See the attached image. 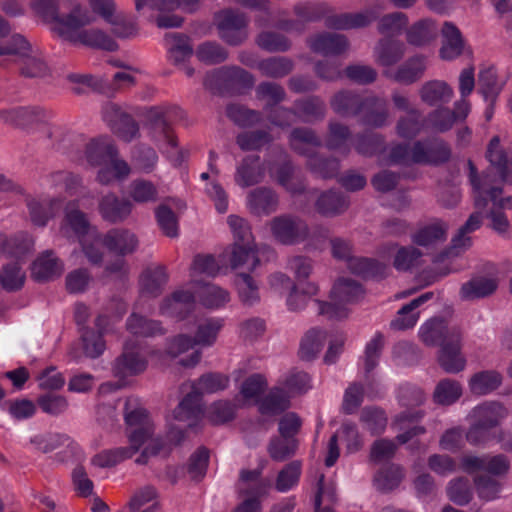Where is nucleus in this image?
<instances>
[{"label": "nucleus", "instance_id": "29", "mask_svg": "<svg viewBox=\"0 0 512 512\" xmlns=\"http://www.w3.org/2000/svg\"><path fill=\"white\" fill-rule=\"evenodd\" d=\"M417 164H439L446 162L451 155L448 145L440 139L416 141Z\"/></svg>", "mask_w": 512, "mask_h": 512}, {"label": "nucleus", "instance_id": "12", "mask_svg": "<svg viewBox=\"0 0 512 512\" xmlns=\"http://www.w3.org/2000/svg\"><path fill=\"white\" fill-rule=\"evenodd\" d=\"M448 338L439 350L438 362L448 373H458L466 366V359L461 353L462 331L459 326L449 330Z\"/></svg>", "mask_w": 512, "mask_h": 512}, {"label": "nucleus", "instance_id": "37", "mask_svg": "<svg viewBox=\"0 0 512 512\" xmlns=\"http://www.w3.org/2000/svg\"><path fill=\"white\" fill-rule=\"evenodd\" d=\"M325 145L329 150L346 157L352 149L351 131L347 125L330 121Z\"/></svg>", "mask_w": 512, "mask_h": 512}, {"label": "nucleus", "instance_id": "4", "mask_svg": "<svg viewBox=\"0 0 512 512\" xmlns=\"http://www.w3.org/2000/svg\"><path fill=\"white\" fill-rule=\"evenodd\" d=\"M172 418L177 422L184 423L187 429L197 431L206 423L219 425L231 420L233 409L225 402H218L204 409L201 397L192 393L179 403L173 411Z\"/></svg>", "mask_w": 512, "mask_h": 512}, {"label": "nucleus", "instance_id": "3", "mask_svg": "<svg viewBox=\"0 0 512 512\" xmlns=\"http://www.w3.org/2000/svg\"><path fill=\"white\" fill-rule=\"evenodd\" d=\"M93 17L78 3L72 5L68 12L67 21H58L55 33L64 40L73 43H81L86 46L114 51L117 49L116 42L98 29H83L84 26L92 23Z\"/></svg>", "mask_w": 512, "mask_h": 512}, {"label": "nucleus", "instance_id": "14", "mask_svg": "<svg viewBox=\"0 0 512 512\" xmlns=\"http://www.w3.org/2000/svg\"><path fill=\"white\" fill-rule=\"evenodd\" d=\"M147 364V359L138 350L131 348L126 343L123 352L112 364V373L120 380H124L143 373L147 368Z\"/></svg>", "mask_w": 512, "mask_h": 512}, {"label": "nucleus", "instance_id": "64", "mask_svg": "<svg viewBox=\"0 0 512 512\" xmlns=\"http://www.w3.org/2000/svg\"><path fill=\"white\" fill-rule=\"evenodd\" d=\"M332 8L325 2L307 1L295 5V15L304 22H315L322 18L326 20L331 14Z\"/></svg>", "mask_w": 512, "mask_h": 512}, {"label": "nucleus", "instance_id": "27", "mask_svg": "<svg viewBox=\"0 0 512 512\" xmlns=\"http://www.w3.org/2000/svg\"><path fill=\"white\" fill-rule=\"evenodd\" d=\"M195 307V296L187 290H177L171 297L165 298L161 304L162 315L179 320L187 317Z\"/></svg>", "mask_w": 512, "mask_h": 512}, {"label": "nucleus", "instance_id": "58", "mask_svg": "<svg viewBox=\"0 0 512 512\" xmlns=\"http://www.w3.org/2000/svg\"><path fill=\"white\" fill-rule=\"evenodd\" d=\"M293 68V61L283 56L269 57L257 63V69L263 76L275 79L287 76Z\"/></svg>", "mask_w": 512, "mask_h": 512}, {"label": "nucleus", "instance_id": "49", "mask_svg": "<svg viewBox=\"0 0 512 512\" xmlns=\"http://www.w3.org/2000/svg\"><path fill=\"white\" fill-rule=\"evenodd\" d=\"M131 172L128 163L118 156L110 159L107 164L101 165L96 180L101 185H111L126 179Z\"/></svg>", "mask_w": 512, "mask_h": 512}, {"label": "nucleus", "instance_id": "1", "mask_svg": "<svg viewBox=\"0 0 512 512\" xmlns=\"http://www.w3.org/2000/svg\"><path fill=\"white\" fill-rule=\"evenodd\" d=\"M125 423L128 434L137 433L141 439L140 454L136 458L137 464H146L150 458L166 453L170 444L177 445L185 438L182 427L170 423L168 419L167 442L160 437H154L155 426L147 410L137 398H128L125 403Z\"/></svg>", "mask_w": 512, "mask_h": 512}, {"label": "nucleus", "instance_id": "56", "mask_svg": "<svg viewBox=\"0 0 512 512\" xmlns=\"http://www.w3.org/2000/svg\"><path fill=\"white\" fill-rule=\"evenodd\" d=\"M149 136L156 143V145H158L160 149L167 146V148L169 147L171 150H176V153L178 154L177 157H174L168 149H166L164 152L167 154L168 158L170 159L171 162H173L174 165L181 164L182 153L177 149L176 137L168 123L164 124L163 128L155 127L149 130Z\"/></svg>", "mask_w": 512, "mask_h": 512}, {"label": "nucleus", "instance_id": "39", "mask_svg": "<svg viewBox=\"0 0 512 512\" xmlns=\"http://www.w3.org/2000/svg\"><path fill=\"white\" fill-rule=\"evenodd\" d=\"M432 297L433 292H426L404 305L398 311L396 318L391 321V328L395 330H405L414 327L419 319V312L415 310L432 299Z\"/></svg>", "mask_w": 512, "mask_h": 512}, {"label": "nucleus", "instance_id": "32", "mask_svg": "<svg viewBox=\"0 0 512 512\" xmlns=\"http://www.w3.org/2000/svg\"><path fill=\"white\" fill-rule=\"evenodd\" d=\"M30 444L33 449L44 453L52 452L61 447L69 449L74 455L80 452V447L74 440L60 433L36 434L30 438Z\"/></svg>", "mask_w": 512, "mask_h": 512}, {"label": "nucleus", "instance_id": "50", "mask_svg": "<svg viewBox=\"0 0 512 512\" xmlns=\"http://www.w3.org/2000/svg\"><path fill=\"white\" fill-rule=\"evenodd\" d=\"M315 206L321 215L334 217L348 209L349 201L342 193L330 190L318 197Z\"/></svg>", "mask_w": 512, "mask_h": 512}, {"label": "nucleus", "instance_id": "31", "mask_svg": "<svg viewBox=\"0 0 512 512\" xmlns=\"http://www.w3.org/2000/svg\"><path fill=\"white\" fill-rule=\"evenodd\" d=\"M376 19V13L370 9L357 13H341L327 16L326 27L336 30L363 28Z\"/></svg>", "mask_w": 512, "mask_h": 512}, {"label": "nucleus", "instance_id": "15", "mask_svg": "<svg viewBox=\"0 0 512 512\" xmlns=\"http://www.w3.org/2000/svg\"><path fill=\"white\" fill-rule=\"evenodd\" d=\"M233 381L236 384H267V377L259 372H253L248 362L242 363L231 375V378L216 372L202 375L199 384H226Z\"/></svg>", "mask_w": 512, "mask_h": 512}, {"label": "nucleus", "instance_id": "48", "mask_svg": "<svg viewBox=\"0 0 512 512\" xmlns=\"http://www.w3.org/2000/svg\"><path fill=\"white\" fill-rule=\"evenodd\" d=\"M327 341V332L320 328H311L303 336L299 356L302 360L311 361L322 351Z\"/></svg>", "mask_w": 512, "mask_h": 512}, {"label": "nucleus", "instance_id": "41", "mask_svg": "<svg viewBox=\"0 0 512 512\" xmlns=\"http://www.w3.org/2000/svg\"><path fill=\"white\" fill-rule=\"evenodd\" d=\"M441 34L443 37L440 48V57L443 60H453L461 55L464 47V41L460 30L452 23L443 24Z\"/></svg>", "mask_w": 512, "mask_h": 512}, {"label": "nucleus", "instance_id": "42", "mask_svg": "<svg viewBox=\"0 0 512 512\" xmlns=\"http://www.w3.org/2000/svg\"><path fill=\"white\" fill-rule=\"evenodd\" d=\"M126 508L129 512H159L161 505L157 490L152 486L138 489L130 497Z\"/></svg>", "mask_w": 512, "mask_h": 512}, {"label": "nucleus", "instance_id": "55", "mask_svg": "<svg viewBox=\"0 0 512 512\" xmlns=\"http://www.w3.org/2000/svg\"><path fill=\"white\" fill-rule=\"evenodd\" d=\"M149 136L156 143V145H158L160 149L167 146V148L169 147L171 150H176V153L178 154L177 157H174L168 149H166L164 152L167 154L168 158L170 159L171 162H173L174 165L181 164L182 153L177 149L176 137L168 123L164 124L163 128L155 127L149 130Z\"/></svg>", "mask_w": 512, "mask_h": 512}, {"label": "nucleus", "instance_id": "17", "mask_svg": "<svg viewBox=\"0 0 512 512\" xmlns=\"http://www.w3.org/2000/svg\"><path fill=\"white\" fill-rule=\"evenodd\" d=\"M93 229L96 228L90 225L86 214L78 208L77 202H69L65 207V217L60 228L63 236L67 238L75 236L80 241Z\"/></svg>", "mask_w": 512, "mask_h": 512}, {"label": "nucleus", "instance_id": "45", "mask_svg": "<svg viewBox=\"0 0 512 512\" xmlns=\"http://www.w3.org/2000/svg\"><path fill=\"white\" fill-rule=\"evenodd\" d=\"M454 325H448L441 318H432L424 322L419 328V337L428 346H442L448 338L449 330Z\"/></svg>", "mask_w": 512, "mask_h": 512}, {"label": "nucleus", "instance_id": "30", "mask_svg": "<svg viewBox=\"0 0 512 512\" xmlns=\"http://www.w3.org/2000/svg\"><path fill=\"white\" fill-rule=\"evenodd\" d=\"M405 44L395 38H381L376 43L373 56L375 62L383 67H391L398 63L404 56Z\"/></svg>", "mask_w": 512, "mask_h": 512}, {"label": "nucleus", "instance_id": "10", "mask_svg": "<svg viewBox=\"0 0 512 512\" xmlns=\"http://www.w3.org/2000/svg\"><path fill=\"white\" fill-rule=\"evenodd\" d=\"M268 482L258 471H243L239 481L240 503L232 512H261L260 499L266 493Z\"/></svg>", "mask_w": 512, "mask_h": 512}, {"label": "nucleus", "instance_id": "16", "mask_svg": "<svg viewBox=\"0 0 512 512\" xmlns=\"http://www.w3.org/2000/svg\"><path fill=\"white\" fill-rule=\"evenodd\" d=\"M128 440L129 446L99 452L91 459V464L99 468H109L132 458L137 453L140 454L141 439L139 435L137 433L130 434Z\"/></svg>", "mask_w": 512, "mask_h": 512}, {"label": "nucleus", "instance_id": "40", "mask_svg": "<svg viewBox=\"0 0 512 512\" xmlns=\"http://www.w3.org/2000/svg\"><path fill=\"white\" fill-rule=\"evenodd\" d=\"M487 158L491 166L500 174L502 181L512 184V157L501 148L499 137L495 136L491 139Z\"/></svg>", "mask_w": 512, "mask_h": 512}, {"label": "nucleus", "instance_id": "5", "mask_svg": "<svg viewBox=\"0 0 512 512\" xmlns=\"http://www.w3.org/2000/svg\"><path fill=\"white\" fill-rule=\"evenodd\" d=\"M225 321L221 317H206L196 321L193 336L180 334L171 339L167 345V352L172 357L193 349L195 346L201 348L212 347L223 329Z\"/></svg>", "mask_w": 512, "mask_h": 512}, {"label": "nucleus", "instance_id": "19", "mask_svg": "<svg viewBox=\"0 0 512 512\" xmlns=\"http://www.w3.org/2000/svg\"><path fill=\"white\" fill-rule=\"evenodd\" d=\"M104 120L119 138L129 142L139 132L136 121L129 115L122 113L115 105H107L103 111Z\"/></svg>", "mask_w": 512, "mask_h": 512}, {"label": "nucleus", "instance_id": "46", "mask_svg": "<svg viewBox=\"0 0 512 512\" xmlns=\"http://www.w3.org/2000/svg\"><path fill=\"white\" fill-rule=\"evenodd\" d=\"M438 28L436 22L431 18H424L406 29V40L413 46H424L434 40L437 36Z\"/></svg>", "mask_w": 512, "mask_h": 512}, {"label": "nucleus", "instance_id": "11", "mask_svg": "<svg viewBox=\"0 0 512 512\" xmlns=\"http://www.w3.org/2000/svg\"><path fill=\"white\" fill-rule=\"evenodd\" d=\"M215 21L221 39L230 45H239L248 37V19L244 13L224 10L216 15Z\"/></svg>", "mask_w": 512, "mask_h": 512}, {"label": "nucleus", "instance_id": "34", "mask_svg": "<svg viewBox=\"0 0 512 512\" xmlns=\"http://www.w3.org/2000/svg\"><path fill=\"white\" fill-rule=\"evenodd\" d=\"M45 119V112L37 107H17L0 111L1 122L18 127H29Z\"/></svg>", "mask_w": 512, "mask_h": 512}, {"label": "nucleus", "instance_id": "9", "mask_svg": "<svg viewBox=\"0 0 512 512\" xmlns=\"http://www.w3.org/2000/svg\"><path fill=\"white\" fill-rule=\"evenodd\" d=\"M268 226L273 239L286 246H293L309 239L310 230L301 218L283 214L272 218Z\"/></svg>", "mask_w": 512, "mask_h": 512}, {"label": "nucleus", "instance_id": "47", "mask_svg": "<svg viewBox=\"0 0 512 512\" xmlns=\"http://www.w3.org/2000/svg\"><path fill=\"white\" fill-rule=\"evenodd\" d=\"M62 262L52 251L42 253L33 263L32 275L38 281L49 280L61 275Z\"/></svg>", "mask_w": 512, "mask_h": 512}, {"label": "nucleus", "instance_id": "44", "mask_svg": "<svg viewBox=\"0 0 512 512\" xmlns=\"http://www.w3.org/2000/svg\"><path fill=\"white\" fill-rule=\"evenodd\" d=\"M269 284L274 291L280 294L288 290L290 291L287 297V306L289 310L299 311L306 307L305 298L301 300V303L296 302V299L300 297L299 289L288 275L282 272L273 273L269 277Z\"/></svg>", "mask_w": 512, "mask_h": 512}, {"label": "nucleus", "instance_id": "26", "mask_svg": "<svg viewBox=\"0 0 512 512\" xmlns=\"http://www.w3.org/2000/svg\"><path fill=\"white\" fill-rule=\"evenodd\" d=\"M104 246L119 256H126L136 251L139 241L135 233L124 228H114L103 236Z\"/></svg>", "mask_w": 512, "mask_h": 512}, {"label": "nucleus", "instance_id": "57", "mask_svg": "<svg viewBox=\"0 0 512 512\" xmlns=\"http://www.w3.org/2000/svg\"><path fill=\"white\" fill-rule=\"evenodd\" d=\"M26 273L18 262L4 265L0 271V286L9 293L17 292L24 287Z\"/></svg>", "mask_w": 512, "mask_h": 512}, {"label": "nucleus", "instance_id": "52", "mask_svg": "<svg viewBox=\"0 0 512 512\" xmlns=\"http://www.w3.org/2000/svg\"><path fill=\"white\" fill-rule=\"evenodd\" d=\"M498 287L494 278L476 277L464 283L460 289V297L463 300H474L492 294Z\"/></svg>", "mask_w": 512, "mask_h": 512}, {"label": "nucleus", "instance_id": "38", "mask_svg": "<svg viewBox=\"0 0 512 512\" xmlns=\"http://www.w3.org/2000/svg\"><path fill=\"white\" fill-rule=\"evenodd\" d=\"M421 100L429 106L447 104L454 96L453 88L442 80L424 83L419 91Z\"/></svg>", "mask_w": 512, "mask_h": 512}, {"label": "nucleus", "instance_id": "54", "mask_svg": "<svg viewBox=\"0 0 512 512\" xmlns=\"http://www.w3.org/2000/svg\"><path fill=\"white\" fill-rule=\"evenodd\" d=\"M347 266L353 274L363 278H382L388 270L386 265L376 260L354 256L349 259Z\"/></svg>", "mask_w": 512, "mask_h": 512}, {"label": "nucleus", "instance_id": "59", "mask_svg": "<svg viewBox=\"0 0 512 512\" xmlns=\"http://www.w3.org/2000/svg\"><path fill=\"white\" fill-rule=\"evenodd\" d=\"M230 263L233 269L255 270L260 263L256 245L233 244Z\"/></svg>", "mask_w": 512, "mask_h": 512}, {"label": "nucleus", "instance_id": "7", "mask_svg": "<svg viewBox=\"0 0 512 512\" xmlns=\"http://www.w3.org/2000/svg\"><path fill=\"white\" fill-rule=\"evenodd\" d=\"M507 415L506 409L496 403L484 404L474 409L473 423L467 433V440L472 444L486 443L491 438V430Z\"/></svg>", "mask_w": 512, "mask_h": 512}, {"label": "nucleus", "instance_id": "24", "mask_svg": "<svg viewBox=\"0 0 512 512\" xmlns=\"http://www.w3.org/2000/svg\"><path fill=\"white\" fill-rule=\"evenodd\" d=\"M279 205V197L268 187H258L251 190L246 199L248 210L257 216L269 215L275 212Z\"/></svg>", "mask_w": 512, "mask_h": 512}, {"label": "nucleus", "instance_id": "35", "mask_svg": "<svg viewBox=\"0 0 512 512\" xmlns=\"http://www.w3.org/2000/svg\"><path fill=\"white\" fill-rule=\"evenodd\" d=\"M95 325L98 331L85 329L82 333L84 353L90 358L99 357L106 349L103 334L107 331L108 318L105 315L98 316Z\"/></svg>", "mask_w": 512, "mask_h": 512}, {"label": "nucleus", "instance_id": "20", "mask_svg": "<svg viewBox=\"0 0 512 512\" xmlns=\"http://www.w3.org/2000/svg\"><path fill=\"white\" fill-rule=\"evenodd\" d=\"M461 468L467 473L485 471L494 476H502L507 473L509 463L502 455L484 457L468 455L462 459Z\"/></svg>", "mask_w": 512, "mask_h": 512}, {"label": "nucleus", "instance_id": "13", "mask_svg": "<svg viewBox=\"0 0 512 512\" xmlns=\"http://www.w3.org/2000/svg\"><path fill=\"white\" fill-rule=\"evenodd\" d=\"M203 84L210 90L235 85L251 87L254 84V78L252 74L238 66H223L207 73Z\"/></svg>", "mask_w": 512, "mask_h": 512}, {"label": "nucleus", "instance_id": "61", "mask_svg": "<svg viewBox=\"0 0 512 512\" xmlns=\"http://www.w3.org/2000/svg\"><path fill=\"white\" fill-rule=\"evenodd\" d=\"M384 344V335L380 332H376L365 346L363 370L367 380H370V376L379 363Z\"/></svg>", "mask_w": 512, "mask_h": 512}, {"label": "nucleus", "instance_id": "8", "mask_svg": "<svg viewBox=\"0 0 512 512\" xmlns=\"http://www.w3.org/2000/svg\"><path fill=\"white\" fill-rule=\"evenodd\" d=\"M268 386H243L242 395L249 402L256 404L263 414H277L290 405V394L281 387L267 389Z\"/></svg>", "mask_w": 512, "mask_h": 512}, {"label": "nucleus", "instance_id": "60", "mask_svg": "<svg viewBox=\"0 0 512 512\" xmlns=\"http://www.w3.org/2000/svg\"><path fill=\"white\" fill-rule=\"evenodd\" d=\"M408 23L409 19L405 13L399 11L388 13L379 19L377 31L386 36L385 38H394L406 31Z\"/></svg>", "mask_w": 512, "mask_h": 512}, {"label": "nucleus", "instance_id": "2", "mask_svg": "<svg viewBox=\"0 0 512 512\" xmlns=\"http://www.w3.org/2000/svg\"><path fill=\"white\" fill-rule=\"evenodd\" d=\"M468 166L476 209L487 210V217L491 219L493 229L499 233L506 232L510 224L501 210L512 209V197H500L502 189L490 171L479 178L471 161L468 162Z\"/></svg>", "mask_w": 512, "mask_h": 512}, {"label": "nucleus", "instance_id": "51", "mask_svg": "<svg viewBox=\"0 0 512 512\" xmlns=\"http://www.w3.org/2000/svg\"><path fill=\"white\" fill-rule=\"evenodd\" d=\"M168 281L166 270L162 266L147 268L140 277V289L143 295L158 296Z\"/></svg>", "mask_w": 512, "mask_h": 512}, {"label": "nucleus", "instance_id": "62", "mask_svg": "<svg viewBox=\"0 0 512 512\" xmlns=\"http://www.w3.org/2000/svg\"><path fill=\"white\" fill-rule=\"evenodd\" d=\"M200 303L208 309H219L230 301L227 290L211 283L204 284L197 292Z\"/></svg>", "mask_w": 512, "mask_h": 512}, {"label": "nucleus", "instance_id": "6", "mask_svg": "<svg viewBox=\"0 0 512 512\" xmlns=\"http://www.w3.org/2000/svg\"><path fill=\"white\" fill-rule=\"evenodd\" d=\"M364 295L362 286L355 280L340 278L331 290L332 302L314 300L317 311L330 319H342L347 316V304L355 303Z\"/></svg>", "mask_w": 512, "mask_h": 512}, {"label": "nucleus", "instance_id": "63", "mask_svg": "<svg viewBox=\"0 0 512 512\" xmlns=\"http://www.w3.org/2000/svg\"><path fill=\"white\" fill-rule=\"evenodd\" d=\"M384 137L375 132L365 131L359 133L353 139V146L358 154L371 157L380 152L384 147Z\"/></svg>", "mask_w": 512, "mask_h": 512}, {"label": "nucleus", "instance_id": "53", "mask_svg": "<svg viewBox=\"0 0 512 512\" xmlns=\"http://www.w3.org/2000/svg\"><path fill=\"white\" fill-rule=\"evenodd\" d=\"M294 107L298 113V117L307 123L321 121L326 115L325 102L318 96L297 100Z\"/></svg>", "mask_w": 512, "mask_h": 512}, {"label": "nucleus", "instance_id": "18", "mask_svg": "<svg viewBox=\"0 0 512 512\" xmlns=\"http://www.w3.org/2000/svg\"><path fill=\"white\" fill-rule=\"evenodd\" d=\"M448 228L449 226L445 221L435 218L419 225L416 231L411 234V240L417 246L434 248L446 241Z\"/></svg>", "mask_w": 512, "mask_h": 512}, {"label": "nucleus", "instance_id": "28", "mask_svg": "<svg viewBox=\"0 0 512 512\" xmlns=\"http://www.w3.org/2000/svg\"><path fill=\"white\" fill-rule=\"evenodd\" d=\"M118 156L113 141L106 136L91 139L85 148V158L89 165L100 167L107 164L110 159Z\"/></svg>", "mask_w": 512, "mask_h": 512}, {"label": "nucleus", "instance_id": "21", "mask_svg": "<svg viewBox=\"0 0 512 512\" xmlns=\"http://www.w3.org/2000/svg\"><path fill=\"white\" fill-rule=\"evenodd\" d=\"M130 200L120 199L114 193L103 195L98 203L99 213L105 221L119 223L126 220L132 212Z\"/></svg>", "mask_w": 512, "mask_h": 512}, {"label": "nucleus", "instance_id": "22", "mask_svg": "<svg viewBox=\"0 0 512 512\" xmlns=\"http://www.w3.org/2000/svg\"><path fill=\"white\" fill-rule=\"evenodd\" d=\"M358 116L363 125L374 128L385 126L389 119L386 100L375 96L363 98L361 112Z\"/></svg>", "mask_w": 512, "mask_h": 512}, {"label": "nucleus", "instance_id": "25", "mask_svg": "<svg viewBox=\"0 0 512 512\" xmlns=\"http://www.w3.org/2000/svg\"><path fill=\"white\" fill-rule=\"evenodd\" d=\"M308 45L313 52L324 56H337L346 52L349 48L346 36L329 32L319 33L311 37Z\"/></svg>", "mask_w": 512, "mask_h": 512}, {"label": "nucleus", "instance_id": "33", "mask_svg": "<svg viewBox=\"0 0 512 512\" xmlns=\"http://www.w3.org/2000/svg\"><path fill=\"white\" fill-rule=\"evenodd\" d=\"M290 148L307 160L315 155V149L322 145L320 137L311 128H295L289 136Z\"/></svg>", "mask_w": 512, "mask_h": 512}, {"label": "nucleus", "instance_id": "43", "mask_svg": "<svg viewBox=\"0 0 512 512\" xmlns=\"http://www.w3.org/2000/svg\"><path fill=\"white\" fill-rule=\"evenodd\" d=\"M363 98L352 91L337 92L330 100L332 110L341 117L358 116L361 112Z\"/></svg>", "mask_w": 512, "mask_h": 512}, {"label": "nucleus", "instance_id": "23", "mask_svg": "<svg viewBox=\"0 0 512 512\" xmlns=\"http://www.w3.org/2000/svg\"><path fill=\"white\" fill-rule=\"evenodd\" d=\"M426 68V58L416 55L399 65L395 71H385L384 75L395 82L410 85L422 78Z\"/></svg>", "mask_w": 512, "mask_h": 512}, {"label": "nucleus", "instance_id": "36", "mask_svg": "<svg viewBox=\"0 0 512 512\" xmlns=\"http://www.w3.org/2000/svg\"><path fill=\"white\" fill-rule=\"evenodd\" d=\"M264 173L259 156H247L237 167L234 179L237 185L246 188L260 183Z\"/></svg>", "mask_w": 512, "mask_h": 512}]
</instances>
